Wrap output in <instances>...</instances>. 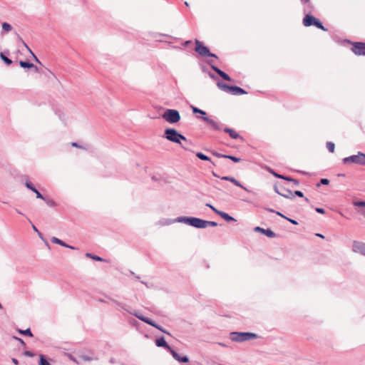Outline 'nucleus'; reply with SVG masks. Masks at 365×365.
Masks as SVG:
<instances>
[{"label": "nucleus", "instance_id": "nucleus-4", "mask_svg": "<svg viewBox=\"0 0 365 365\" xmlns=\"http://www.w3.org/2000/svg\"><path fill=\"white\" fill-rule=\"evenodd\" d=\"M217 85L220 90L223 91L227 93H230L234 96H240L246 93V91L240 87L235 86H228L226 83L221 81L217 82Z\"/></svg>", "mask_w": 365, "mask_h": 365}, {"label": "nucleus", "instance_id": "nucleus-48", "mask_svg": "<svg viewBox=\"0 0 365 365\" xmlns=\"http://www.w3.org/2000/svg\"><path fill=\"white\" fill-rule=\"evenodd\" d=\"M359 212L365 217V208L364 209H361Z\"/></svg>", "mask_w": 365, "mask_h": 365}, {"label": "nucleus", "instance_id": "nucleus-60", "mask_svg": "<svg viewBox=\"0 0 365 365\" xmlns=\"http://www.w3.org/2000/svg\"><path fill=\"white\" fill-rule=\"evenodd\" d=\"M219 344L222 346H225V345L224 344H222V343H219Z\"/></svg>", "mask_w": 365, "mask_h": 365}, {"label": "nucleus", "instance_id": "nucleus-8", "mask_svg": "<svg viewBox=\"0 0 365 365\" xmlns=\"http://www.w3.org/2000/svg\"><path fill=\"white\" fill-rule=\"evenodd\" d=\"M131 314H133L134 316H135L140 320L144 322L145 323H147L148 324H150V325L155 327L156 329H158V330H160V331H162L163 333L169 334V333L166 330H165L162 327L158 325L157 324H155L151 319H148L147 317H145L144 316L140 314L138 312H135L131 313Z\"/></svg>", "mask_w": 365, "mask_h": 365}, {"label": "nucleus", "instance_id": "nucleus-33", "mask_svg": "<svg viewBox=\"0 0 365 365\" xmlns=\"http://www.w3.org/2000/svg\"><path fill=\"white\" fill-rule=\"evenodd\" d=\"M163 114H179V112L174 109H167L164 110Z\"/></svg>", "mask_w": 365, "mask_h": 365}, {"label": "nucleus", "instance_id": "nucleus-44", "mask_svg": "<svg viewBox=\"0 0 365 365\" xmlns=\"http://www.w3.org/2000/svg\"><path fill=\"white\" fill-rule=\"evenodd\" d=\"M315 210L318 212V213H321V214H324L325 213V210L323 209V208H319V207H317L315 209Z\"/></svg>", "mask_w": 365, "mask_h": 365}, {"label": "nucleus", "instance_id": "nucleus-38", "mask_svg": "<svg viewBox=\"0 0 365 365\" xmlns=\"http://www.w3.org/2000/svg\"><path fill=\"white\" fill-rule=\"evenodd\" d=\"M234 178H233V177H230V176H223V177H222V178H221V179H222V180H227V181H229V182H232V180H234Z\"/></svg>", "mask_w": 365, "mask_h": 365}, {"label": "nucleus", "instance_id": "nucleus-18", "mask_svg": "<svg viewBox=\"0 0 365 365\" xmlns=\"http://www.w3.org/2000/svg\"><path fill=\"white\" fill-rule=\"evenodd\" d=\"M225 131L229 133L230 136L233 139H237L240 137V135L233 129L226 128H225Z\"/></svg>", "mask_w": 365, "mask_h": 365}, {"label": "nucleus", "instance_id": "nucleus-62", "mask_svg": "<svg viewBox=\"0 0 365 365\" xmlns=\"http://www.w3.org/2000/svg\"><path fill=\"white\" fill-rule=\"evenodd\" d=\"M0 309H2V306H1V304H0Z\"/></svg>", "mask_w": 365, "mask_h": 365}, {"label": "nucleus", "instance_id": "nucleus-55", "mask_svg": "<svg viewBox=\"0 0 365 365\" xmlns=\"http://www.w3.org/2000/svg\"><path fill=\"white\" fill-rule=\"evenodd\" d=\"M71 145H72V146H74V147H79L76 143H72Z\"/></svg>", "mask_w": 365, "mask_h": 365}, {"label": "nucleus", "instance_id": "nucleus-41", "mask_svg": "<svg viewBox=\"0 0 365 365\" xmlns=\"http://www.w3.org/2000/svg\"><path fill=\"white\" fill-rule=\"evenodd\" d=\"M207 206H208L210 209H212L217 215V212H220V210H218L215 207H213L212 205L207 204Z\"/></svg>", "mask_w": 365, "mask_h": 365}, {"label": "nucleus", "instance_id": "nucleus-56", "mask_svg": "<svg viewBox=\"0 0 365 365\" xmlns=\"http://www.w3.org/2000/svg\"><path fill=\"white\" fill-rule=\"evenodd\" d=\"M67 248H69V249H71V250H75L76 247H73V246H71V245H68V247H66Z\"/></svg>", "mask_w": 365, "mask_h": 365}, {"label": "nucleus", "instance_id": "nucleus-9", "mask_svg": "<svg viewBox=\"0 0 365 365\" xmlns=\"http://www.w3.org/2000/svg\"><path fill=\"white\" fill-rule=\"evenodd\" d=\"M351 251L356 254H360L365 257V242L354 240L351 245Z\"/></svg>", "mask_w": 365, "mask_h": 365}, {"label": "nucleus", "instance_id": "nucleus-57", "mask_svg": "<svg viewBox=\"0 0 365 365\" xmlns=\"http://www.w3.org/2000/svg\"><path fill=\"white\" fill-rule=\"evenodd\" d=\"M16 339H18V340L20 341V343H24V341H23V340H22V339H19V338H16Z\"/></svg>", "mask_w": 365, "mask_h": 365}, {"label": "nucleus", "instance_id": "nucleus-24", "mask_svg": "<svg viewBox=\"0 0 365 365\" xmlns=\"http://www.w3.org/2000/svg\"><path fill=\"white\" fill-rule=\"evenodd\" d=\"M39 365H51V364L46 360L43 355L41 354L39 356Z\"/></svg>", "mask_w": 365, "mask_h": 365}, {"label": "nucleus", "instance_id": "nucleus-40", "mask_svg": "<svg viewBox=\"0 0 365 365\" xmlns=\"http://www.w3.org/2000/svg\"><path fill=\"white\" fill-rule=\"evenodd\" d=\"M34 192L36 193V197L44 200L43 195L36 189Z\"/></svg>", "mask_w": 365, "mask_h": 365}, {"label": "nucleus", "instance_id": "nucleus-14", "mask_svg": "<svg viewBox=\"0 0 365 365\" xmlns=\"http://www.w3.org/2000/svg\"><path fill=\"white\" fill-rule=\"evenodd\" d=\"M211 68L217 73L219 74L224 80L230 81L231 78L224 71H221L220 68L216 67L214 65H211Z\"/></svg>", "mask_w": 365, "mask_h": 365}, {"label": "nucleus", "instance_id": "nucleus-26", "mask_svg": "<svg viewBox=\"0 0 365 365\" xmlns=\"http://www.w3.org/2000/svg\"><path fill=\"white\" fill-rule=\"evenodd\" d=\"M0 58L8 66L12 63L11 60L4 56L2 53H0Z\"/></svg>", "mask_w": 365, "mask_h": 365}, {"label": "nucleus", "instance_id": "nucleus-50", "mask_svg": "<svg viewBox=\"0 0 365 365\" xmlns=\"http://www.w3.org/2000/svg\"><path fill=\"white\" fill-rule=\"evenodd\" d=\"M47 204L50 206H53L54 205L53 202L51 200L47 201Z\"/></svg>", "mask_w": 365, "mask_h": 365}, {"label": "nucleus", "instance_id": "nucleus-20", "mask_svg": "<svg viewBox=\"0 0 365 365\" xmlns=\"http://www.w3.org/2000/svg\"><path fill=\"white\" fill-rule=\"evenodd\" d=\"M178 220V217L175 219H165L164 220H162L159 222L160 225H169L175 222H179L178 221H176Z\"/></svg>", "mask_w": 365, "mask_h": 365}, {"label": "nucleus", "instance_id": "nucleus-35", "mask_svg": "<svg viewBox=\"0 0 365 365\" xmlns=\"http://www.w3.org/2000/svg\"><path fill=\"white\" fill-rule=\"evenodd\" d=\"M354 205L356 207H361V209L365 208V202H354Z\"/></svg>", "mask_w": 365, "mask_h": 365}, {"label": "nucleus", "instance_id": "nucleus-61", "mask_svg": "<svg viewBox=\"0 0 365 365\" xmlns=\"http://www.w3.org/2000/svg\"><path fill=\"white\" fill-rule=\"evenodd\" d=\"M302 1H304V2H307L309 0H301Z\"/></svg>", "mask_w": 365, "mask_h": 365}, {"label": "nucleus", "instance_id": "nucleus-10", "mask_svg": "<svg viewBox=\"0 0 365 365\" xmlns=\"http://www.w3.org/2000/svg\"><path fill=\"white\" fill-rule=\"evenodd\" d=\"M351 51L357 56H365V43L356 42L354 43Z\"/></svg>", "mask_w": 365, "mask_h": 365}, {"label": "nucleus", "instance_id": "nucleus-27", "mask_svg": "<svg viewBox=\"0 0 365 365\" xmlns=\"http://www.w3.org/2000/svg\"><path fill=\"white\" fill-rule=\"evenodd\" d=\"M86 256L87 257L91 258V259H93V260H96V261H100V262L103 261V258H101V257H100L98 256L93 255L91 254V253H86Z\"/></svg>", "mask_w": 365, "mask_h": 365}, {"label": "nucleus", "instance_id": "nucleus-15", "mask_svg": "<svg viewBox=\"0 0 365 365\" xmlns=\"http://www.w3.org/2000/svg\"><path fill=\"white\" fill-rule=\"evenodd\" d=\"M163 117L169 123H175L180 119V115H163Z\"/></svg>", "mask_w": 365, "mask_h": 365}, {"label": "nucleus", "instance_id": "nucleus-16", "mask_svg": "<svg viewBox=\"0 0 365 365\" xmlns=\"http://www.w3.org/2000/svg\"><path fill=\"white\" fill-rule=\"evenodd\" d=\"M19 65L22 67V68H34L35 71L36 72H38V69L36 66H35L33 63H29V62H26V61H21L19 62Z\"/></svg>", "mask_w": 365, "mask_h": 365}, {"label": "nucleus", "instance_id": "nucleus-34", "mask_svg": "<svg viewBox=\"0 0 365 365\" xmlns=\"http://www.w3.org/2000/svg\"><path fill=\"white\" fill-rule=\"evenodd\" d=\"M190 108L192 109L193 113H198V114H206V113L197 108L193 107L190 106Z\"/></svg>", "mask_w": 365, "mask_h": 365}, {"label": "nucleus", "instance_id": "nucleus-19", "mask_svg": "<svg viewBox=\"0 0 365 365\" xmlns=\"http://www.w3.org/2000/svg\"><path fill=\"white\" fill-rule=\"evenodd\" d=\"M95 358L93 356H87V355H85V354H82V355L78 356V363H82V362H84V361H91V360H93Z\"/></svg>", "mask_w": 365, "mask_h": 365}, {"label": "nucleus", "instance_id": "nucleus-45", "mask_svg": "<svg viewBox=\"0 0 365 365\" xmlns=\"http://www.w3.org/2000/svg\"><path fill=\"white\" fill-rule=\"evenodd\" d=\"M275 190H276L277 192H278L279 194H280V195H282L283 196H285V197H287L289 196V194H285V193L279 192V190H277V187H275Z\"/></svg>", "mask_w": 365, "mask_h": 365}, {"label": "nucleus", "instance_id": "nucleus-17", "mask_svg": "<svg viewBox=\"0 0 365 365\" xmlns=\"http://www.w3.org/2000/svg\"><path fill=\"white\" fill-rule=\"evenodd\" d=\"M217 215H220L225 221H235V219L234 217L230 216L227 213L224 212L222 211L217 212Z\"/></svg>", "mask_w": 365, "mask_h": 365}, {"label": "nucleus", "instance_id": "nucleus-37", "mask_svg": "<svg viewBox=\"0 0 365 365\" xmlns=\"http://www.w3.org/2000/svg\"><path fill=\"white\" fill-rule=\"evenodd\" d=\"M209 225L212 226V227H215V226H217V222H212V221H207V220H206V227H207V226H209Z\"/></svg>", "mask_w": 365, "mask_h": 365}, {"label": "nucleus", "instance_id": "nucleus-30", "mask_svg": "<svg viewBox=\"0 0 365 365\" xmlns=\"http://www.w3.org/2000/svg\"><path fill=\"white\" fill-rule=\"evenodd\" d=\"M19 332L24 335H28L29 336H33V334H32L30 329H26L25 330H19Z\"/></svg>", "mask_w": 365, "mask_h": 365}, {"label": "nucleus", "instance_id": "nucleus-52", "mask_svg": "<svg viewBox=\"0 0 365 365\" xmlns=\"http://www.w3.org/2000/svg\"><path fill=\"white\" fill-rule=\"evenodd\" d=\"M190 43H191V41H186L184 43V45L186 46L189 45Z\"/></svg>", "mask_w": 365, "mask_h": 365}, {"label": "nucleus", "instance_id": "nucleus-39", "mask_svg": "<svg viewBox=\"0 0 365 365\" xmlns=\"http://www.w3.org/2000/svg\"><path fill=\"white\" fill-rule=\"evenodd\" d=\"M202 120L205 122H207V123H210V120H212V118H210L208 115H201Z\"/></svg>", "mask_w": 365, "mask_h": 365}, {"label": "nucleus", "instance_id": "nucleus-28", "mask_svg": "<svg viewBox=\"0 0 365 365\" xmlns=\"http://www.w3.org/2000/svg\"><path fill=\"white\" fill-rule=\"evenodd\" d=\"M234 185H235L237 187H240L241 188H242L243 190H245V191L247 192H250L248 189H247L245 187H244L237 180H236L235 178H234V180H232V182Z\"/></svg>", "mask_w": 365, "mask_h": 365}, {"label": "nucleus", "instance_id": "nucleus-2", "mask_svg": "<svg viewBox=\"0 0 365 365\" xmlns=\"http://www.w3.org/2000/svg\"><path fill=\"white\" fill-rule=\"evenodd\" d=\"M230 339L237 343H242L246 341L257 339L258 336L251 332H237L233 331L230 334Z\"/></svg>", "mask_w": 365, "mask_h": 365}, {"label": "nucleus", "instance_id": "nucleus-13", "mask_svg": "<svg viewBox=\"0 0 365 365\" xmlns=\"http://www.w3.org/2000/svg\"><path fill=\"white\" fill-rule=\"evenodd\" d=\"M155 345L158 347H163L166 349L168 351L172 349L165 341L164 337L159 338L155 340Z\"/></svg>", "mask_w": 365, "mask_h": 365}, {"label": "nucleus", "instance_id": "nucleus-53", "mask_svg": "<svg viewBox=\"0 0 365 365\" xmlns=\"http://www.w3.org/2000/svg\"><path fill=\"white\" fill-rule=\"evenodd\" d=\"M298 197H303V193L301 191L298 190Z\"/></svg>", "mask_w": 365, "mask_h": 365}, {"label": "nucleus", "instance_id": "nucleus-12", "mask_svg": "<svg viewBox=\"0 0 365 365\" xmlns=\"http://www.w3.org/2000/svg\"><path fill=\"white\" fill-rule=\"evenodd\" d=\"M254 230L255 232H261L264 235H265L266 236H267L268 237H275V233L271 230L270 229H264V228H262L260 227H255L254 228Z\"/></svg>", "mask_w": 365, "mask_h": 365}, {"label": "nucleus", "instance_id": "nucleus-59", "mask_svg": "<svg viewBox=\"0 0 365 365\" xmlns=\"http://www.w3.org/2000/svg\"><path fill=\"white\" fill-rule=\"evenodd\" d=\"M277 215H280V216H282V217H284L283 215H282L280 212H277Z\"/></svg>", "mask_w": 365, "mask_h": 365}, {"label": "nucleus", "instance_id": "nucleus-46", "mask_svg": "<svg viewBox=\"0 0 365 365\" xmlns=\"http://www.w3.org/2000/svg\"><path fill=\"white\" fill-rule=\"evenodd\" d=\"M289 222H291L292 224L294 225H297V220H292V219H289V218H287Z\"/></svg>", "mask_w": 365, "mask_h": 365}, {"label": "nucleus", "instance_id": "nucleus-31", "mask_svg": "<svg viewBox=\"0 0 365 365\" xmlns=\"http://www.w3.org/2000/svg\"><path fill=\"white\" fill-rule=\"evenodd\" d=\"M222 157L225 158H229L235 163H238L240 161V158H238L235 156L223 155H222Z\"/></svg>", "mask_w": 365, "mask_h": 365}, {"label": "nucleus", "instance_id": "nucleus-23", "mask_svg": "<svg viewBox=\"0 0 365 365\" xmlns=\"http://www.w3.org/2000/svg\"><path fill=\"white\" fill-rule=\"evenodd\" d=\"M196 156L202 160L211 161V159L202 153H197Z\"/></svg>", "mask_w": 365, "mask_h": 365}, {"label": "nucleus", "instance_id": "nucleus-36", "mask_svg": "<svg viewBox=\"0 0 365 365\" xmlns=\"http://www.w3.org/2000/svg\"><path fill=\"white\" fill-rule=\"evenodd\" d=\"M24 46L28 49V51L32 54L34 58L35 61L40 63L39 60L37 58V57L34 55V53L30 50V48L28 47L26 43H24Z\"/></svg>", "mask_w": 365, "mask_h": 365}, {"label": "nucleus", "instance_id": "nucleus-29", "mask_svg": "<svg viewBox=\"0 0 365 365\" xmlns=\"http://www.w3.org/2000/svg\"><path fill=\"white\" fill-rule=\"evenodd\" d=\"M327 148L329 150L330 153H334L335 149V145L332 142H327Z\"/></svg>", "mask_w": 365, "mask_h": 365}, {"label": "nucleus", "instance_id": "nucleus-42", "mask_svg": "<svg viewBox=\"0 0 365 365\" xmlns=\"http://www.w3.org/2000/svg\"><path fill=\"white\" fill-rule=\"evenodd\" d=\"M24 355L26 356H29V357H33L34 356V354L29 351H26L24 352Z\"/></svg>", "mask_w": 365, "mask_h": 365}, {"label": "nucleus", "instance_id": "nucleus-1", "mask_svg": "<svg viewBox=\"0 0 365 365\" xmlns=\"http://www.w3.org/2000/svg\"><path fill=\"white\" fill-rule=\"evenodd\" d=\"M180 223H184L196 228H206V220L194 217H178Z\"/></svg>", "mask_w": 365, "mask_h": 365}, {"label": "nucleus", "instance_id": "nucleus-49", "mask_svg": "<svg viewBox=\"0 0 365 365\" xmlns=\"http://www.w3.org/2000/svg\"><path fill=\"white\" fill-rule=\"evenodd\" d=\"M32 228H33V230H34L35 232H38V235H41V233H39V232H38V230H37V228L36 227V226H35V225H33V226H32Z\"/></svg>", "mask_w": 365, "mask_h": 365}, {"label": "nucleus", "instance_id": "nucleus-3", "mask_svg": "<svg viewBox=\"0 0 365 365\" xmlns=\"http://www.w3.org/2000/svg\"><path fill=\"white\" fill-rule=\"evenodd\" d=\"M165 138L173 143L181 144V140L187 142L186 138L178 133V131L173 128H168L165 130Z\"/></svg>", "mask_w": 365, "mask_h": 365}, {"label": "nucleus", "instance_id": "nucleus-21", "mask_svg": "<svg viewBox=\"0 0 365 365\" xmlns=\"http://www.w3.org/2000/svg\"><path fill=\"white\" fill-rule=\"evenodd\" d=\"M51 240L53 243L59 245L61 246L68 247V245L66 244L64 242H63L62 240H61L60 239H58L56 237H52Z\"/></svg>", "mask_w": 365, "mask_h": 365}, {"label": "nucleus", "instance_id": "nucleus-11", "mask_svg": "<svg viewBox=\"0 0 365 365\" xmlns=\"http://www.w3.org/2000/svg\"><path fill=\"white\" fill-rule=\"evenodd\" d=\"M173 357L180 363H187L189 361V359L187 356H180L173 349H171L169 351Z\"/></svg>", "mask_w": 365, "mask_h": 365}, {"label": "nucleus", "instance_id": "nucleus-43", "mask_svg": "<svg viewBox=\"0 0 365 365\" xmlns=\"http://www.w3.org/2000/svg\"><path fill=\"white\" fill-rule=\"evenodd\" d=\"M321 183L323 185H328L329 183V180L326 178H323L321 180Z\"/></svg>", "mask_w": 365, "mask_h": 365}, {"label": "nucleus", "instance_id": "nucleus-6", "mask_svg": "<svg viewBox=\"0 0 365 365\" xmlns=\"http://www.w3.org/2000/svg\"><path fill=\"white\" fill-rule=\"evenodd\" d=\"M303 24L305 26H315L316 27L323 31H327V29L324 28L322 24L317 19H316L315 17L310 14H307L305 16V17L303 19Z\"/></svg>", "mask_w": 365, "mask_h": 365}, {"label": "nucleus", "instance_id": "nucleus-54", "mask_svg": "<svg viewBox=\"0 0 365 365\" xmlns=\"http://www.w3.org/2000/svg\"><path fill=\"white\" fill-rule=\"evenodd\" d=\"M316 236L319 237H321V238H324V235H321V234H316Z\"/></svg>", "mask_w": 365, "mask_h": 365}, {"label": "nucleus", "instance_id": "nucleus-47", "mask_svg": "<svg viewBox=\"0 0 365 365\" xmlns=\"http://www.w3.org/2000/svg\"><path fill=\"white\" fill-rule=\"evenodd\" d=\"M12 362L15 364V365H18L19 364V361L16 359H14L13 358L12 359Z\"/></svg>", "mask_w": 365, "mask_h": 365}, {"label": "nucleus", "instance_id": "nucleus-51", "mask_svg": "<svg viewBox=\"0 0 365 365\" xmlns=\"http://www.w3.org/2000/svg\"><path fill=\"white\" fill-rule=\"evenodd\" d=\"M273 174H274L276 177H277V178H284L282 175H280L277 174V173H274Z\"/></svg>", "mask_w": 365, "mask_h": 365}, {"label": "nucleus", "instance_id": "nucleus-25", "mask_svg": "<svg viewBox=\"0 0 365 365\" xmlns=\"http://www.w3.org/2000/svg\"><path fill=\"white\" fill-rule=\"evenodd\" d=\"M1 26L2 29L6 32H9L12 30V26L9 23L4 22L1 24Z\"/></svg>", "mask_w": 365, "mask_h": 365}, {"label": "nucleus", "instance_id": "nucleus-7", "mask_svg": "<svg viewBox=\"0 0 365 365\" xmlns=\"http://www.w3.org/2000/svg\"><path fill=\"white\" fill-rule=\"evenodd\" d=\"M196 47L195 48V51L202 56H211L214 58H217V56L214 53H212L209 48L205 46L199 40L195 39Z\"/></svg>", "mask_w": 365, "mask_h": 365}, {"label": "nucleus", "instance_id": "nucleus-32", "mask_svg": "<svg viewBox=\"0 0 365 365\" xmlns=\"http://www.w3.org/2000/svg\"><path fill=\"white\" fill-rule=\"evenodd\" d=\"M25 185H26V187L28 189H29V190H32L33 192L36 189V188L34 186L33 183H32L31 181H29V180H28V181H26V182H25Z\"/></svg>", "mask_w": 365, "mask_h": 365}, {"label": "nucleus", "instance_id": "nucleus-22", "mask_svg": "<svg viewBox=\"0 0 365 365\" xmlns=\"http://www.w3.org/2000/svg\"><path fill=\"white\" fill-rule=\"evenodd\" d=\"M213 129L215 130H220L222 128L221 125L215 120L212 119L210 120V123H208Z\"/></svg>", "mask_w": 365, "mask_h": 365}, {"label": "nucleus", "instance_id": "nucleus-5", "mask_svg": "<svg viewBox=\"0 0 365 365\" xmlns=\"http://www.w3.org/2000/svg\"><path fill=\"white\" fill-rule=\"evenodd\" d=\"M344 164H356L365 165V154L359 152L356 155L346 157L342 160Z\"/></svg>", "mask_w": 365, "mask_h": 365}, {"label": "nucleus", "instance_id": "nucleus-58", "mask_svg": "<svg viewBox=\"0 0 365 365\" xmlns=\"http://www.w3.org/2000/svg\"><path fill=\"white\" fill-rule=\"evenodd\" d=\"M182 147L184 149H185V150H187V149H188V148H187L186 145H182Z\"/></svg>", "mask_w": 365, "mask_h": 365}]
</instances>
